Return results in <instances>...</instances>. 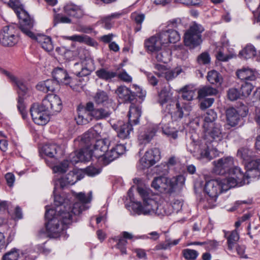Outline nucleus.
<instances>
[{"label": "nucleus", "mask_w": 260, "mask_h": 260, "mask_svg": "<svg viewBox=\"0 0 260 260\" xmlns=\"http://www.w3.org/2000/svg\"><path fill=\"white\" fill-rule=\"evenodd\" d=\"M254 85L248 82H245L242 84L241 87V95L242 97L246 98L249 96L252 89H253Z\"/></svg>", "instance_id": "nucleus-48"}, {"label": "nucleus", "mask_w": 260, "mask_h": 260, "mask_svg": "<svg viewBox=\"0 0 260 260\" xmlns=\"http://www.w3.org/2000/svg\"><path fill=\"white\" fill-rule=\"evenodd\" d=\"M71 19L69 18L57 14L54 16L53 23L54 26H56L59 23H71Z\"/></svg>", "instance_id": "nucleus-55"}, {"label": "nucleus", "mask_w": 260, "mask_h": 260, "mask_svg": "<svg viewBox=\"0 0 260 260\" xmlns=\"http://www.w3.org/2000/svg\"><path fill=\"white\" fill-rule=\"evenodd\" d=\"M184 257L187 260H195L199 253L195 250L190 249H185L182 251Z\"/></svg>", "instance_id": "nucleus-53"}, {"label": "nucleus", "mask_w": 260, "mask_h": 260, "mask_svg": "<svg viewBox=\"0 0 260 260\" xmlns=\"http://www.w3.org/2000/svg\"><path fill=\"white\" fill-rule=\"evenodd\" d=\"M59 149V147L56 144H46L42 147L41 152L48 157H53Z\"/></svg>", "instance_id": "nucleus-38"}, {"label": "nucleus", "mask_w": 260, "mask_h": 260, "mask_svg": "<svg viewBox=\"0 0 260 260\" xmlns=\"http://www.w3.org/2000/svg\"><path fill=\"white\" fill-rule=\"evenodd\" d=\"M162 36H164L166 44L170 43H175L179 41L180 37L178 32L175 30L170 29L165 31L161 32Z\"/></svg>", "instance_id": "nucleus-34"}, {"label": "nucleus", "mask_w": 260, "mask_h": 260, "mask_svg": "<svg viewBox=\"0 0 260 260\" xmlns=\"http://www.w3.org/2000/svg\"><path fill=\"white\" fill-rule=\"evenodd\" d=\"M169 178L160 176L155 177L151 183V186L160 192H165L170 193Z\"/></svg>", "instance_id": "nucleus-22"}, {"label": "nucleus", "mask_w": 260, "mask_h": 260, "mask_svg": "<svg viewBox=\"0 0 260 260\" xmlns=\"http://www.w3.org/2000/svg\"><path fill=\"white\" fill-rule=\"evenodd\" d=\"M5 177L8 186L10 188L14 186L15 180L14 174L12 173H7L5 175Z\"/></svg>", "instance_id": "nucleus-64"}, {"label": "nucleus", "mask_w": 260, "mask_h": 260, "mask_svg": "<svg viewBox=\"0 0 260 260\" xmlns=\"http://www.w3.org/2000/svg\"><path fill=\"white\" fill-rule=\"evenodd\" d=\"M176 106L177 109L176 114L180 118L189 115L191 110V107L189 104H184L179 101L177 102Z\"/></svg>", "instance_id": "nucleus-37"}, {"label": "nucleus", "mask_w": 260, "mask_h": 260, "mask_svg": "<svg viewBox=\"0 0 260 260\" xmlns=\"http://www.w3.org/2000/svg\"><path fill=\"white\" fill-rule=\"evenodd\" d=\"M54 205L56 206L55 209H54L55 211V213L59 214L60 216L62 218L63 220V222L64 223H65V219L62 217L63 216L61 215L63 214L64 212L63 211H60V209L62 208V206H66L67 207L71 206L70 204L69 203V201L67 199H64L63 197H61L59 195H54Z\"/></svg>", "instance_id": "nucleus-32"}, {"label": "nucleus", "mask_w": 260, "mask_h": 260, "mask_svg": "<svg viewBox=\"0 0 260 260\" xmlns=\"http://www.w3.org/2000/svg\"><path fill=\"white\" fill-rule=\"evenodd\" d=\"M53 77L57 84L62 83L65 85H70L72 83V79L69 76L67 71L62 68H56L54 70Z\"/></svg>", "instance_id": "nucleus-24"}, {"label": "nucleus", "mask_w": 260, "mask_h": 260, "mask_svg": "<svg viewBox=\"0 0 260 260\" xmlns=\"http://www.w3.org/2000/svg\"><path fill=\"white\" fill-rule=\"evenodd\" d=\"M125 147L123 145H117L112 148L110 151H107L102 159L105 165H107L115 159L118 158L119 155L124 153Z\"/></svg>", "instance_id": "nucleus-21"}, {"label": "nucleus", "mask_w": 260, "mask_h": 260, "mask_svg": "<svg viewBox=\"0 0 260 260\" xmlns=\"http://www.w3.org/2000/svg\"><path fill=\"white\" fill-rule=\"evenodd\" d=\"M30 38L36 40L40 44L42 48L47 52L51 51L53 49V45L51 39L48 36L44 35L35 36L34 34V37Z\"/></svg>", "instance_id": "nucleus-29"}, {"label": "nucleus", "mask_w": 260, "mask_h": 260, "mask_svg": "<svg viewBox=\"0 0 260 260\" xmlns=\"http://www.w3.org/2000/svg\"><path fill=\"white\" fill-rule=\"evenodd\" d=\"M204 30L202 25L193 22L184 34L185 45L190 48H194L199 45L202 42L201 34Z\"/></svg>", "instance_id": "nucleus-5"}, {"label": "nucleus", "mask_w": 260, "mask_h": 260, "mask_svg": "<svg viewBox=\"0 0 260 260\" xmlns=\"http://www.w3.org/2000/svg\"><path fill=\"white\" fill-rule=\"evenodd\" d=\"M207 78L208 81L212 84H220L222 81V78L220 74L215 70L209 72Z\"/></svg>", "instance_id": "nucleus-45"}, {"label": "nucleus", "mask_w": 260, "mask_h": 260, "mask_svg": "<svg viewBox=\"0 0 260 260\" xmlns=\"http://www.w3.org/2000/svg\"><path fill=\"white\" fill-rule=\"evenodd\" d=\"M198 61L200 64H208L210 61V57L207 53H203L199 56Z\"/></svg>", "instance_id": "nucleus-63"}, {"label": "nucleus", "mask_w": 260, "mask_h": 260, "mask_svg": "<svg viewBox=\"0 0 260 260\" xmlns=\"http://www.w3.org/2000/svg\"><path fill=\"white\" fill-rule=\"evenodd\" d=\"M155 69L157 70L155 74L159 77H164L168 81L172 80L181 72V69H176L172 70L164 65L159 64H155Z\"/></svg>", "instance_id": "nucleus-19"}, {"label": "nucleus", "mask_w": 260, "mask_h": 260, "mask_svg": "<svg viewBox=\"0 0 260 260\" xmlns=\"http://www.w3.org/2000/svg\"><path fill=\"white\" fill-rule=\"evenodd\" d=\"M78 115L76 120L78 124H85L91 120L92 116L89 113L85 111L83 106L79 107L78 109Z\"/></svg>", "instance_id": "nucleus-36"}, {"label": "nucleus", "mask_w": 260, "mask_h": 260, "mask_svg": "<svg viewBox=\"0 0 260 260\" xmlns=\"http://www.w3.org/2000/svg\"><path fill=\"white\" fill-rule=\"evenodd\" d=\"M75 74L79 77L86 76L95 70L94 61L91 58H87L81 63H76L74 65Z\"/></svg>", "instance_id": "nucleus-17"}, {"label": "nucleus", "mask_w": 260, "mask_h": 260, "mask_svg": "<svg viewBox=\"0 0 260 260\" xmlns=\"http://www.w3.org/2000/svg\"><path fill=\"white\" fill-rule=\"evenodd\" d=\"M118 240V242L117 244L116 247L120 250L121 254H126V250L125 246L127 244V241L122 237L119 238Z\"/></svg>", "instance_id": "nucleus-59"}, {"label": "nucleus", "mask_w": 260, "mask_h": 260, "mask_svg": "<svg viewBox=\"0 0 260 260\" xmlns=\"http://www.w3.org/2000/svg\"><path fill=\"white\" fill-rule=\"evenodd\" d=\"M90 158V154H87V149H82L71 153L69 156L70 161L73 164L79 161H87Z\"/></svg>", "instance_id": "nucleus-31"}, {"label": "nucleus", "mask_w": 260, "mask_h": 260, "mask_svg": "<svg viewBox=\"0 0 260 260\" xmlns=\"http://www.w3.org/2000/svg\"><path fill=\"white\" fill-rule=\"evenodd\" d=\"M109 100V97L107 94L104 91H98L94 97V100L97 104H103L107 102Z\"/></svg>", "instance_id": "nucleus-49"}, {"label": "nucleus", "mask_w": 260, "mask_h": 260, "mask_svg": "<svg viewBox=\"0 0 260 260\" xmlns=\"http://www.w3.org/2000/svg\"><path fill=\"white\" fill-rule=\"evenodd\" d=\"M256 49L251 45H247L239 52V55L246 59L253 57L256 55Z\"/></svg>", "instance_id": "nucleus-43"}, {"label": "nucleus", "mask_w": 260, "mask_h": 260, "mask_svg": "<svg viewBox=\"0 0 260 260\" xmlns=\"http://www.w3.org/2000/svg\"><path fill=\"white\" fill-rule=\"evenodd\" d=\"M116 93L122 101H129L133 99L134 94L125 86H121L117 88Z\"/></svg>", "instance_id": "nucleus-33"}, {"label": "nucleus", "mask_w": 260, "mask_h": 260, "mask_svg": "<svg viewBox=\"0 0 260 260\" xmlns=\"http://www.w3.org/2000/svg\"><path fill=\"white\" fill-rule=\"evenodd\" d=\"M64 11L67 15L77 18H81L84 15L81 6L72 3L67 4L64 7Z\"/></svg>", "instance_id": "nucleus-28"}, {"label": "nucleus", "mask_w": 260, "mask_h": 260, "mask_svg": "<svg viewBox=\"0 0 260 260\" xmlns=\"http://www.w3.org/2000/svg\"><path fill=\"white\" fill-rule=\"evenodd\" d=\"M252 151L246 147L240 148L237 152V156L244 160L248 161L250 159Z\"/></svg>", "instance_id": "nucleus-51"}, {"label": "nucleus", "mask_w": 260, "mask_h": 260, "mask_svg": "<svg viewBox=\"0 0 260 260\" xmlns=\"http://www.w3.org/2000/svg\"><path fill=\"white\" fill-rule=\"evenodd\" d=\"M101 172V170L93 166H89L85 169V173L89 176H94L99 174Z\"/></svg>", "instance_id": "nucleus-61"}, {"label": "nucleus", "mask_w": 260, "mask_h": 260, "mask_svg": "<svg viewBox=\"0 0 260 260\" xmlns=\"http://www.w3.org/2000/svg\"><path fill=\"white\" fill-rule=\"evenodd\" d=\"M185 179L183 175H178L169 178L170 193L177 190H180L183 186Z\"/></svg>", "instance_id": "nucleus-30"}, {"label": "nucleus", "mask_w": 260, "mask_h": 260, "mask_svg": "<svg viewBox=\"0 0 260 260\" xmlns=\"http://www.w3.org/2000/svg\"><path fill=\"white\" fill-rule=\"evenodd\" d=\"M206 136L209 139L213 141H220L222 137L223 134L221 132V126L219 124H216L204 128Z\"/></svg>", "instance_id": "nucleus-23"}, {"label": "nucleus", "mask_w": 260, "mask_h": 260, "mask_svg": "<svg viewBox=\"0 0 260 260\" xmlns=\"http://www.w3.org/2000/svg\"><path fill=\"white\" fill-rule=\"evenodd\" d=\"M232 177L227 178H217L207 181L204 190L210 197L209 202H216L218 196L223 191L232 187L243 185L244 175L239 168H235L232 173Z\"/></svg>", "instance_id": "nucleus-2"}, {"label": "nucleus", "mask_w": 260, "mask_h": 260, "mask_svg": "<svg viewBox=\"0 0 260 260\" xmlns=\"http://www.w3.org/2000/svg\"><path fill=\"white\" fill-rule=\"evenodd\" d=\"M29 88L22 80H17V108L23 119L27 117L25 100L28 95Z\"/></svg>", "instance_id": "nucleus-7"}, {"label": "nucleus", "mask_w": 260, "mask_h": 260, "mask_svg": "<svg viewBox=\"0 0 260 260\" xmlns=\"http://www.w3.org/2000/svg\"><path fill=\"white\" fill-rule=\"evenodd\" d=\"M78 180V175L74 172H70L65 178H61L60 181V185L61 188H63L68 185H73Z\"/></svg>", "instance_id": "nucleus-40"}, {"label": "nucleus", "mask_w": 260, "mask_h": 260, "mask_svg": "<svg viewBox=\"0 0 260 260\" xmlns=\"http://www.w3.org/2000/svg\"><path fill=\"white\" fill-rule=\"evenodd\" d=\"M64 40H70L74 42L83 43L86 42L89 38L87 36L74 35L72 36H62Z\"/></svg>", "instance_id": "nucleus-54"}, {"label": "nucleus", "mask_w": 260, "mask_h": 260, "mask_svg": "<svg viewBox=\"0 0 260 260\" xmlns=\"http://www.w3.org/2000/svg\"><path fill=\"white\" fill-rule=\"evenodd\" d=\"M43 106L45 107L49 113L52 114L59 112L62 108L60 98L55 94L47 95L42 101Z\"/></svg>", "instance_id": "nucleus-16"}, {"label": "nucleus", "mask_w": 260, "mask_h": 260, "mask_svg": "<svg viewBox=\"0 0 260 260\" xmlns=\"http://www.w3.org/2000/svg\"><path fill=\"white\" fill-rule=\"evenodd\" d=\"M95 74L99 78L105 80H110L116 76L115 72L107 70L104 68L97 70Z\"/></svg>", "instance_id": "nucleus-42"}, {"label": "nucleus", "mask_w": 260, "mask_h": 260, "mask_svg": "<svg viewBox=\"0 0 260 260\" xmlns=\"http://www.w3.org/2000/svg\"><path fill=\"white\" fill-rule=\"evenodd\" d=\"M217 91L216 89L210 86H205L198 91V98L203 99L207 96L216 94Z\"/></svg>", "instance_id": "nucleus-46"}, {"label": "nucleus", "mask_w": 260, "mask_h": 260, "mask_svg": "<svg viewBox=\"0 0 260 260\" xmlns=\"http://www.w3.org/2000/svg\"><path fill=\"white\" fill-rule=\"evenodd\" d=\"M182 93V98L186 101H191L195 94L194 90L192 87L186 85L179 90Z\"/></svg>", "instance_id": "nucleus-44"}, {"label": "nucleus", "mask_w": 260, "mask_h": 260, "mask_svg": "<svg viewBox=\"0 0 260 260\" xmlns=\"http://www.w3.org/2000/svg\"><path fill=\"white\" fill-rule=\"evenodd\" d=\"M111 114V112L107 110L101 108L95 109L92 112V117L96 119H101L108 117Z\"/></svg>", "instance_id": "nucleus-50"}, {"label": "nucleus", "mask_w": 260, "mask_h": 260, "mask_svg": "<svg viewBox=\"0 0 260 260\" xmlns=\"http://www.w3.org/2000/svg\"><path fill=\"white\" fill-rule=\"evenodd\" d=\"M247 171L245 174L242 172L244 175L243 185L249 183V179L260 176V159L252 160L249 161L246 166Z\"/></svg>", "instance_id": "nucleus-15"}, {"label": "nucleus", "mask_w": 260, "mask_h": 260, "mask_svg": "<svg viewBox=\"0 0 260 260\" xmlns=\"http://www.w3.org/2000/svg\"><path fill=\"white\" fill-rule=\"evenodd\" d=\"M119 16L118 14H113L110 16L104 18L103 20V25L106 29H110L112 26V24L110 22L112 18H116Z\"/></svg>", "instance_id": "nucleus-58"}, {"label": "nucleus", "mask_w": 260, "mask_h": 260, "mask_svg": "<svg viewBox=\"0 0 260 260\" xmlns=\"http://www.w3.org/2000/svg\"><path fill=\"white\" fill-rule=\"evenodd\" d=\"M187 149L198 160L209 161L213 158L210 154L209 147L205 143L199 144L196 143L195 142H191L187 146Z\"/></svg>", "instance_id": "nucleus-9"}, {"label": "nucleus", "mask_w": 260, "mask_h": 260, "mask_svg": "<svg viewBox=\"0 0 260 260\" xmlns=\"http://www.w3.org/2000/svg\"><path fill=\"white\" fill-rule=\"evenodd\" d=\"M160 158V152L158 148H154L147 151L140 160L141 168L144 169L154 165Z\"/></svg>", "instance_id": "nucleus-14"}, {"label": "nucleus", "mask_w": 260, "mask_h": 260, "mask_svg": "<svg viewBox=\"0 0 260 260\" xmlns=\"http://www.w3.org/2000/svg\"><path fill=\"white\" fill-rule=\"evenodd\" d=\"M45 218L47 220L46 223L47 234L51 237H57L66 228L65 225L69 224L63 223L59 214L55 213L54 209H47Z\"/></svg>", "instance_id": "nucleus-4"}, {"label": "nucleus", "mask_w": 260, "mask_h": 260, "mask_svg": "<svg viewBox=\"0 0 260 260\" xmlns=\"http://www.w3.org/2000/svg\"><path fill=\"white\" fill-rule=\"evenodd\" d=\"M101 134V127L100 126H95L94 127L89 129L87 132L84 133L81 138V141L87 144L88 146L89 144L96 138Z\"/></svg>", "instance_id": "nucleus-27"}, {"label": "nucleus", "mask_w": 260, "mask_h": 260, "mask_svg": "<svg viewBox=\"0 0 260 260\" xmlns=\"http://www.w3.org/2000/svg\"><path fill=\"white\" fill-rule=\"evenodd\" d=\"M161 32L145 40L144 47L147 51L152 53L160 51L163 46L166 45V40L163 38Z\"/></svg>", "instance_id": "nucleus-13"}, {"label": "nucleus", "mask_w": 260, "mask_h": 260, "mask_svg": "<svg viewBox=\"0 0 260 260\" xmlns=\"http://www.w3.org/2000/svg\"><path fill=\"white\" fill-rule=\"evenodd\" d=\"M141 115V109L132 105L131 106L128 114L129 122H132L135 124H137L139 122V118Z\"/></svg>", "instance_id": "nucleus-35"}, {"label": "nucleus", "mask_w": 260, "mask_h": 260, "mask_svg": "<svg viewBox=\"0 0 260 260\" xmlns=\"http://www.w3.org/2000/svg\"><path fill=\"white\" fill-rule=\"evenodd\" d=\"M162 131L165 135L172 138L174 139H176L178 137L177 131L174 128L166 127L163 128Z\"/></svg>", "instance_id": "nucleus-60"}, {"label": "nucleus", "mask_w": 260, "mask_h": 260, "mask_svg": "<svg viewBox=\"0 0 260 260\" xmlns=\"http://www.w3.org/2000/svg\"><path fill=\"white\" fill-rule=\"evenodd\" d=\"M238 78L245 82L254 81L259 78V74L254 69L248 67H243L236 72Z\"/></svg>", "instance_id": "nucleus-20"}, {"label": "nucleus", "mask_w": 260, "mask_h": 260, "mask_svg": "<svg viewBox=\"0 0 260 260\" xmlns=\"http://www.w3.org/2000/svg\"><path fill=\"white\" fill-rule=\"evenodd\" d=\"M108 148V145L105 140H98L94 144L93 149L88 148L89 150H87V154H90V157L91 156H94L96 158L102 159Z\"/></svg>", "instance_id": "nucleus-18"}, {"label": "nucleus", "mask_w": 260, "mask_h": 260, "mask_svg": "<svg viewBox=\"0 0 260 260\" xmlns=\"http://www.w3.org/2000/svg\"><path fill=\"white\" fill-rule=\"evenodd\" d=\"M248 113L246 106L243 105L236 109L233 107L226 110V117L227 123L231 126L237 125L240 119V117L245 116Z\"/></svg>", "instance_id": "nucleus-12"}, {"label": "nucleus", "mask_w": 260, "mask_h": 260, "mask_svg": "<svg viewBox=\"0 0 260 260\" xmlns=\"http://www.w3.org/2000/svg\"><path fill=\"white\" fill-rule=\"evenodd\" d=\"M69 163L67 160H64L61 163L53 167V171L54 173H65L69 167Z\"/></svg>", "instance_id": "nucleus-52"}, {"label": "nucleus", "mask_w": 260, "mask_h": 260, "mask_svg": "<svg viewBox=\"0 0 260 260\" xmlns=\"http://www.w3.org/2000/svg\"><path fill=\"white\" fill-rule=\"evenodd\" d=\"M155 53V58L158 62L167 63L170 59V53L168 51L160 50Z\"/></svg>", "instance_id": "nucleus-47"}, {"label": "nucleus", "mask_w": 260, "mask_h": 260, "mask_svg": "<svg viewBox=\"0 0 260 260\" xmlns=\"http://www.w3.org/2000/svg\"><path fill=\"white\" fill-rule=\"evenodd\" d=\"M137 190L142 200V203L137 202L133 204V209L136 213L145 215H169L171 214V210L166 209L158 204V196L153 193L150 189L138 186Z\"/></svg>", "instance_id": "nucleus-1"}, {"label": "nucleus", "mask_w": 260, "mask_h": 260, "mask_svg": "<svg viewBox=\"0 0 260 260\" xmlns=\"http://www.w3.org/2000/svg\"><path fill=\"white\" fill-rule=\"evenodd\" d=\"M241 97H242L241 93L236 88H233L229 89L228 91V98L230 100L235 101Z\"/></svg>", "instance_id": "nucleus-56"}, {"label": "nucleus", "mask_w": 260, "mask_h": 260, "mask_svg": "<svg viewBox=\"0 0 260 260\" xmlns=\"http://www.w3.org/2000/svg\"><path fill=\"white\" fill-rule=\"evenodd\" d=\"M76 198L80 202L75 203L71 206H62L60 211H63L64 212L61 215L65 219V223L71 224L73 215H79L81 212L86 209L85 204L90 202L92 200V192H89L86 196L83 192H79L76 194Z\"/></svg>", "instance_id": "nucleus-3"}, {"label": "nucleus", "mask_w": 260, "mask_h": 260, "mask_svg": "<svg viewBox=\"0 0 260 260\" xmlns=\"http://www.w3.org/2000/svg\"><path fill=\"white\" fill-rule=\"evenodd\" d=\"M217 118V114L212 110H208L205 117L203 128H207L209 126L216 124L214 122Z\"/></svg>", "instance_id": "nucleus-41"}, {"label": "nucleus", "mask_w": 260, "mask_h": 260, "mask_svg": "<svg viewBox=\"0 0 260 260\" xmlns=\"http://www.w3.org/2000/svg\"><path fill=\"white\" fill-rule=\"evenodd\" d=\"M213 171L218 175H224L229 173L232 177V171L238 167H234V159L231 156H225L214 160L213 162ZM241 170V169L239 168Z\"/></svg>", "instance_id": "nucleus-8"}, {"label": "nucleus", "mask_w": 260, "mask_h": 260, "mask_svg": "<svg viewBox=\"0 0 260 260\" xmlns=\"http://www.w3.org/2000/svg\"><path fill=\"white\" fill-rule=\"evenodd\" d=\"M30 112L34 122L38 125H45L49 121V112L41 104L34 103L32 105Z\"/></svg>", "instance_id": "nucleus-10"}, {"label": "nucleus", "mask_w": 260, "mask_h": 260, "mask_svg": "<svg viewBox=\"0 0 260 260\" xmlns=\"http://www.w3.org/2000/svg\"><path fill=\"white\" fill-rule=\"evenodd\" d=\"M3 260H16V249L14 248L5 253L3 256Z\"/></svg>", "instance_id": "nucleus-62"}, {"label": "nucleus", "mask_w": 260, "mask_h": 260, "mask_svg": "<svg viewBox=\"0 0 260 260\" xmlns=\"http://www.w3.org/2000/svg\"><path fill=\"white\" fill-rule=\"evenodd\" d=\"M118 137L121 139H129L131 134L133 133L132 125L129 123H119L118 125H115Z\"/></svg>", "instance_id": "nucleus-25"}, {"label": "nucleus", "mask_w": 260, "mask_h": 260, "mask_svg": "<svg viewBox=\"0 0 260 260\" xmlns=\"http://www.w3.org/2000/svg\"><path fill=\"white\" fill-rule=\"evenodd\" d=\"M16 25L11 23L3 28L0 32V43L5 47H12L15 44Z\"/></svg>", "instance_id": "nucleus-11"}, {"label": "nucleus", "mask_w": 260, "mask_h": 260, "mask_svg": "<svg viewBox=\"0 0 260 260\" xmlns=\"http://www.w3.org/2000/svg\"><path fill=\"white\" fill-rule=\"evenodd\" d=\"M156 129L155 127H150L146 131L141 133L139 137V140L141 143H149L155 135Z\"/></svg>", "instance_id": "nucleus-39"}, {"label": "nucleus", "mask_w": 260, "mask_h": 260, "mask_svg": "<svg viewBox=\"0 0 260 260\" xmlns=\"http://www.w3.org/2000/svg\"><path fill=\"white\" fill-rule=\"evenodd\" d=\"M224 237L227 240L228 249L231 252L234 251L235 247L240 239L239 232L237 229L231 232L224 231Z\"/></svg>", "instance_id": "nucleus-26"}, {"label": "nucleus", "mask_w": 260, "mask_h": 260, "mask_svg": "<svg viewBox=\"0 0 260 260\" xmlns=\"http://www.w3.org/2000/svg\"><path fill=\"white\" fill-rule=\"evenodd\" d=\"M176 162V158L175 156L171 157L168 161L165 163V165H164L165 168L162 171V174H167L169 172L170 167L175 165Z\"/></svg>", "instance_id": "nucleus-57"}, {"label": "nucleus", "mask_w": 260, "mask_h": 260, "mask_svg": "<svg viewBox=\"0 0 260 260\" xmlns=\"http://www.w3.org/2000/svg\"><path fill=\"white\" fill-rule=\"evenodd\" d=\"M17 17L19 19V27L21 31L28 37L34 38V34L30 30L34 26V20L23 9L22 6L18 5V1Z\"/></svg>", "instance_id": "nucleus-6"}]
</instances>
